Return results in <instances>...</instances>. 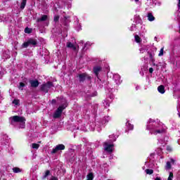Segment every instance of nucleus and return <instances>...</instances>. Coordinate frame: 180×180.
<instances>
[{"label": "nucleus", "instance_id": "dca6fc26", "mask_svg": "<svg viewBox=\"0 0 180 180\" xmlns=\"http://www.w3.org/2000/svg\"><path fill=\"white\" fill-rule=\"evenodd\" d=\"M46 20H47V15H44L40 18H38L37 20V22H44Z\"/></svg>", "mask_w": 180, "mask_h": 180}, {"label": "nucleus", "instance_id": "a211bd4d", "mask_svg": "<svg viewBox=\"0 0 180 180\" xmlns=\"http://www.w3.org/2000/svg\"><path fill=\"white\" fill-rule=\"evenodd\" d=\"M139 51L141 54L146 53V51H147V46H141V48L139 49Z\"/></svg>", "mask_w": 180, "mask_h": 180}, {"label": "nucleus", "instance_id": "f257e3e1", "mask_svg": "<svg viewBox=\"0 0 180 180\" xmlns=\"http://www.w3.org/2000/svg\"><path fill=\"white\" fill-rule=\"evenodd\" d=\"M165 125L162 122H157L153 119H149L146 123V130L149 131L150 134L158 136V134L165 133Z\"/></svg>", "mask_w": 180, "mask_h": 180}, {"label": "nucleus", "instance_id": "2f4dec72", "mask_svg": "<svg viewBox=\"0 0 180 180\" xmlns=\"http://www.w3.org/2000/svg\"><path fill=\"white\" fill-rule=\"evenodd\" d=\"M173 178H174V174L172 172H169V175L167 180H172Z\"/></svg>", "mask_w": 180, "mask_h": 180}, {"label": "nucleus", "instance_id": "b1692460", "mask_svg": "<svg viewBox=\"0 0 180 180\" xmlns=\"http://www.w3.org/2000/svg\"><path fill=\"white\" fill-rule=\"evenodd\" d=\"M134 39L136 43H141V38L139 35H135Z\"/></svg>", "mask_w": 180, "mask_h": 180}, {"label": "nucleus", "instance_id": "1a4fd4ad", "mask_svg": "<svg viewBox=\"0 0 180 180\" xmlns=\"http://www.w3.org/2000/svg\"><path fill=\"white\" fill-rule=\"evenodd\" d=\"M171 164L174 165L175 164V160L171 158L170 162H167L166 165H165V169L168 171V169H171Z\"/></svg>", "mask_w": 180, "mask_h": 180}, {"label": "nucleus", "instance_id": "f03ea898", "mask_svg": "<svg viewBox=\"0 0 180 180\" xmlns=\"http://www.w3.org/2000/svg\"><path fill=\"white\" fill-rule=\"evenodd\" d=\"M11 124L13 123H20V128L25 129V124L26 122V119L23 117L15 115L11 117Z\"/></svg>", "mask_w": 180, "mask_h": 180}, {"label": "nucleus", "instance_id": "2eb2a0df", "mask_svg": "<svg viewBox=\"0 0 180 180\" xmlns=\"http://www.w3.org/2000/svg\"><path fill=\"white\" fill-rule=\"evenodd\" d=\"M158 91L160 94H165V87L164 86L160 85L158 87Z\"/></svg>", "mask_w": 180, "mask_h": 180}, {"label": "nucleus", "instance_id": "423d86ee", "mask_svg": "<svg viewBox=\"0 0 180 180\" xmlns=\"http://www.w3.org/2000/svg\"><path fill=\"white\" fill-rule=\"evenodd\" d=\"M37 44V41L34 39H30L26 42H24L22 45V47H24V49H26L29 47V46H36Z\"/></svg>", "mask_w": 180, "mask_h": 180}, {"label": "nucleus", "instance_id": "c756f323", "mask_svg": "<svg viewBox=\"0 0 180 180\" xmlns=\"http://www.w3.org/2000/svg\"><path fill=\"white\" fill-rule=\"evenodd\" d=\"M162 56H164V48H162L160 51V53L158 54L159 57H162Z\"/></svg>", "mask_w": 180, "mask_h": 180}, {"label": "nucleus", "instance_id": "9b49d317", "mask_svg": "<svg viewBox=\"0 0 180 180\" xmlns=\"http://www.w3.org/2000/svg\"><path fill=\"white\" fill-rule=\"evenodd\" d=\"M93 71H94L95 75L96 77H98V75H99V72H101V71H102V68H101V66H96L94 68Z\"/></svg>", "mask_w": 180, "mask_h": 180}, {"label": "nucleus", "instance_id": "f8f14e48", "mask_svg": "<svg viewBox=\"0 0 180 180\" xmlns=\"http://www.w3.org/2000/svg\"><path fill=\"white\" fill-rule=\"evenodd\" d=\"M66 47H68V49H72V50H77V47H78V46L71 43V42H67L66 44Z\"/></svg>", "mask_w": 180, "mask_h": 180}, {"label": "nucleus", "instance_id": "c85d7f7f", "mask_svg": "<svg viewBox=\"0 0 180 180\" xmlns=\"http://www.w3.org/2000/svg\"><path fill=\"white\" fill-rule=\"evenodd\" d=\"M92 179H94V174L89 173L87 175V180H92Z\"/></svg>", "mask_w": 180, "mask_h": 180}, {"label": "nucleus", "instance_id": "864d4df0", "mask_svg": "<svg viewBox=\"0 0 180 180\" xmlns=\"http://www.w3.org/2000/svg\"><path fill=\"white\" fill-rule=\"evenodd\" d=\"M107 180H113V179H107Z\"/></svg>", "mask_w": 180, "mask_h": 180}, {"label": "nucleus", "instance_id": "e433bc0d", "mask_svg": "<svg viewBox=\"0 0 180 180\" xmlns=\"http://www.w3.org/2000/svg\"><path fill=\"white\" fill-rule=\"evenodd\" d=\"M81 130H82L83 131H89V129L85 127H82Z\"/></svg>", "mask_w": 180, "mask_h": 180}, {"label": "nucleus", "instance_id": "9d476101", "mask_svg": "<svg viewBox=\"0 0 180 180\" xmlns=\"http://www.w3.org/2000/svg\"><path fill=\"white\" fill-rule=\"evenodd\" d=\"M30 84L32 88H37L39 86V81L37 79L30 80Z\"/></svg>", "mask_w": 180, "mask_h": 180}, {"label": "nucleus", "instance_id": "8fccbe9b", "mask_svg": "<svg viewBox=\"0 0 180 180\" xmlns=\"http://www.w3.org/2000/svg\"><path fill=\"white\" fill-rule=\"evenodd\" d=\"M53 103H56V100L52 101Z\"/></svg>", "mask_w": 180, "mask_h": 180}, {"label": "nucleus", "instance_id": "39448f33", "mask_svg": "<svg viewBox=\"0 0 180 180\" xmlns=\"http://www.w3.org/2000/svg\"><path fill=\"white\" fill-rule=\"evenodd\" d=\"M53 86H54L53 85V82H48L45 84H43L41 86V90L42 91V92H44L45 94H47V92H49V90L51 88H53Z\"/></svg>", "mask_w": 180, "mask_h": 180}, {"label": "nucleus", "instance_id": "0eeeda50", "mask_svg": "<svg viewBox=\"0 0 180 180\" xmlns=\"http://www.w3.org/2000/svg\"><path fill=\"white\" fill-rule=\"evenodd\" d=\"M63 150H65V146L63 144L57 145L51 151L52 154H56L58 151H61Z\"/></svg>", "mask_w": 180, "mask_h": 180}, {"label": "nucleus", "instance_id": "a878e982", "mask_svg": "<svg viewBox=\"0 0 180 180\" xmlns=\"http://www.w3.org/2000/svg\"><path fill=\"white\" fill-rule=\"evenodd\" d=\"M31 147H32V148L37 150V149H39V147H40V145H39L37 143H32Z\"/></svg>", "mask_w": 180, "mask_h": 180}, {"label": "nucleus", "instance_id": "a18cd8bd", "mask_svg": "<svg viewBox=\"0 0 180 180\" xmlns=\"http://www.w3.org/2000/svg\"><path fill=\"white\" fill-rule=\"evenodd\" d=\"M140 75L143 77V76L144 75V72H143V70L141 71V72H140Z\"/></svg>", "mask_w": 180, "mask_h": 180}, {"label": "nucleus", "instance_id": "49530a36", "mask_svg": "<svg viewBox=\"0 0 180 180\" xmlns=\"http://www.w3.org/2000/svg\"><path fill=\"white\" fill-rule=\"evenodd\" d=\"M155 180H161V177L158 176V177H156V178L155 179Z\"/></svg>", "mask_w": 180, "mask_h": 180}, {"label": "nucleus", "instance_id": "5701e85b", "mask_svg": "<svg viewBox=\"0 0 180 180\" xmlns=\"http://www.w3.org/2000/svg\"><path fill=\"white\" fill-rule=\"evenodd\" d=\"M145 172H146V174L148 175H152V174H154V170L153 169H146L145 170Z\"/></svg>", "mask_w": 180, "mask_h": 180}, {"label": "nucleus", "instance_id": "603ef678", "mask_svg": "<svg viewBox=\"0 0 180 180\" xmlns=\"http://www.w3.org/2000/svg\"><path fill=\"white\" fill-rule=\"evenodd\" d=\"M86 127H89V125H86Z\"/></svg>", "mask_w": 180, "mask_h": 180}, {"label": "nucleus", "instance_id": "79ce46f5", "mask_svg": "<svg viewBox=\"0 0 180 180\" xmlns=\"http://www.w3.org/2000/svg\"><path fill=\"white\" fill-rule=\"evenodd\" d=\"M160 144H162V146L164 147V146H165V144H167V142H164L162 141V143H160Z\"/></svg>", "mask_w": 180, "mask_h": 180}, {"label": "nucleus", "instance_id": "412c9836", "mask_svg": "<svg viewBox=\"0 0 180 180\" xmlns=\"http://www.w3.org/2000/svg\"><path fill=\"white\" fill-rule=\"evenodd\" d=\"M126 126L129 130H133V129L134 128V126H133V124H130V122H129L126 123Z\"/></svg>", "mask_w": 180, "mask_h": 180}, {"label": "nucleus", "instance_id": "5fc2aeb1", "mask_svg": "<svg viewBox=\"0 0 180 180\" xmlns=\"http://www.w3.org/2000/svg\"><path fill=\"white\" fill-rule=\"evenodd\" d=\"M158 141H159V143H160V140H159Z\"/></svg>", "mask_w": 180, "mask_h": 180}, {"label": "nucleus", "instance_id": "c9c22d12", "mask_svg": "<svg viewBox=\"0 0 180 180\" xmlns=\"http://www.w3.org/2000/svg\"><path fill=\"white\" fill-rule=\"evenodd\" d=\"M92 46V43L88 41V42H86V43L85 44L84 47H88V46Z\"/></svg>", "mask_w": 180, "mask_h": 180}, {"label": "nucleus", "instance_id": "20e7f679", "mask_svg": "<svg viewBox=\"0 0 180 180\" xmlns=\"http://www.w3.org/2000/svg\"><path fill=\"white\" fill-rule=\"evenodd\" d=\"M103 147H104L105 151H107V153H112L113 147H115V145L113 144V142L105 141L103 143Z\"/></svg>", "mask_w": 180, "mask_h": 180}, {"label": "nucleus", "instance_id": "f3484780", "mask_svg": "<svg viewBox=\"0 0 180 180\" xmlns=\"http://www.w3.org/2000/svg\"><path fill=\"white\" fill-rule=\"evenodd\" d=\"M110 142L113 143V141H116V139H117V136H116L115 134H112L109 136Z\"/></svg>", "mask_w": 180, "mask_h": 180}, {"label": "nucleus", "instance_id": "a19ab883", "mask_svg": "<svg viewBox=\"0 0 180 180\" xmlns=\"http://www.w3.org/2000/svg\"><path fill=\"white\" fill-rule=\"evenodd\" d=\"M50 180H58V178H57L56 176H52Z\"/></svg>", "mask_w": 180, "mask_h": 180}, {"label": "nucleus", "instance_id": "4be33fe9", "mask_svg": "<svg viewBox=\"0 0 180 180\" xmlns=\"http://www.w3.org/2000/svg\"><path fill=\"white\" fill-rule=\"evenodd\" d=\"M26 2H27V0H22L20 9H25V6H26Z\"/></svg>", "mask_w": 180, "mask_h": 180}, {"label": "nucleus", "instance_id": "bb28decb", "mask_svg": "<svg viewBox=\"0 0 180 180\" xmlns=\"http://www.w3.org/2000/svg\"><path fill=\"white\" fill-rule=\"evenodd\" d=\"M49 175H50V170H46L45 172V174L42 177V179H46V178H47V176H49Z\"/></svg>", "mask_w": 180, "mask_h": 180}, {"label": "nucleus", "instance_id": "de8ad7c7", "mask_svg": "<svg viewBox=\"0 0 180 180\" xmlns=\"http://www.w3.org/2000/svg\"><path fill=\"white\" fill-rule=\"evenodd\" d=\"M179 1V3H178V8L179 9H180V0H178Z\"/></svg>", "mask_w": 180, "mask_h": 180}, {"label": "nucleus", "instance_id": "7ed1b4c3", "mask_svg": "<svg viewBox=\"0 0 180 180\" xmlns=\"http://www.w3.org/2000/svg\"><path fill=\"white\" fill-rule=\"evenodd\" d=\"M63 105L59 106V108L56 110L55 113L53 114L54 119H58L61 116V114L63 113V111L65 108H67V100L65 98L62 99Z\"/></svg>", "mask_w": 180, "mask_h": 180}, {"label": "nucleus", "instance_id": "7c9ffc66", "mask_svg": "<svg viewBox=\"0 0 180 180\" xmlns=\"http://www.w3.org/2000/svg\"><path fill=\"white\" fill-rule=\"evenodd\" d=\"M25 33H28V34L32 33V29H30L29 27H26L25 29Z\"/></svg>", "mask_w": 180, "mask_h": 180}, {"label": "nucleus", "instance_id": "c03bdc74", "mask_svg": "<svg viewBox=\"0 0 180 180\" xmlns=\"http://www.w3.org/2000/svg\"><path fill=\"white\" fill-rule=\"evenodd\" d=\"M139 89H140V86L137 85L136 86V91H139Z\"/></svg>", "mask_w": 180, "mask_h": 180}, {"label": "nucleus", "instance_id": "3c124183", "mask_svg": "<svg viewBox=\"0 0 180 180\" xmlns=\"http://www.w3.org/2000/svg\"><path fill=\"white\" fill-rule=\"evenodd\" d=\"M167 150H168L169 151H171V148H168V147H167Z\"/></svg>", "mask_w": 180, "mask_h": 180}, {"label": "nucleus", "instance_id": "cd10ccee", "mask_svg": "<svg viewBox=\"0 0 180 180\" xmlns=\"http://www.w3.org/2000/svg\"><path fill=\"white\" fill-rule=\"evenodd\" d=\"M103 105L105 108H109V106H110V102H109L108 101H105L103 102Z\"/></svg>", "mask_w": 180, "mask_h": 180}, {"label": "nucleus", "instance_id": "58836bf2", "mask_svg": "<svg viewBox=\"0 0 180 180\" xmlns=\"http://www.w3.org/2000/svg\"><path fill=\"white\" fill-rule=\"evenodd\" d=\"M153 71H154V69H153V68H149V72H150V74H153Z\"/></svg>", "mask_w": 180, "mask_h": 180}, {"label": "nucleus", "instance_id": "ea45409f", "mask_svg": "<svg viewBox=\"0 0 180 180\" xmlns=\"http://www.w3.org/2000/svg\"><path fill=\"white\" fill-rule=\"evenodd\" d=\"M90 131H94L95 130V127H91V128L89 129Z\"/></svg>", "mask_w": 180, "mask_h": 180}, {"label": "nucleus", "instance_id": "aec40b11", "mask_svg": "<svg viewBox=\"0 0 180 180\" xmlns=\"http://www.w3.org/2000/svg\"><path fill=\"white\" fill-rule=\"evenodd\" d=\"M13 172L15 174H19V172H22V169L19 167H14L13 168Z\"/></svg>", "mask_w": 180, "mask_h": 180}, {"label": "nucleus", "instance_id": "09e8293b", "mask_svg": "<svg viewBox=\"0 0 180 180\" xmlns=\"http://www.w3.org/2000/svg\"><path fill=\"white\" fill-rule=\"evenodd\" d=\"M149 56H150V58H153V54L149 53Z\"/></svg>", "mask_w": 180, "mask_h": 180}, {"label": "nucleus", "instance_id": "ddd939ff", "mask_svg": "<svg viewBox=\"0 0 180 180\" xmlns=\"http://www.w3.org/2000/svg\"><path fill=\"white\" fill-rule=\"evenodd\" d=\"M110 120H112V118L110 116H105L103 118L102 124H107V123H109Z\"/></svg>", "mask_w": 180, "mask_h": 180}, {"label": "nucleus", "instance_id": "473e14b6", "mask_svg": "<svg viewBox=\"0 0 180 180\" xmlns=\"http://www.w3.org/2000/svg\"><path fill=\"white\" fill-rule=\"evenodd\" d=\"M130 30L131 32H134V30H136V25L132 24V25L130 27Z\"/></svg>", "mask_w": 180, "mask_h": 180}, {"label": "nucleus", "instance_id": "6ab92c4d", "mask_svg": "<svg viewBox=\"0 0 180 180\" xmlns=\"http://www.w3.org/2000/svg\"><path fill=\"white\" fill-rule=\"evenodd\" d=\"M88 75L85 73L79 75V81H84Z\"/></svg>", "mask_w": 180, "mask_h": 180}, {"label": "nucleus", "instance_id": "37998d69", "mask_svg": "<svg viewBox=\"0 0 180 180\" xmlns=\"http://www.w3.org/2000/svg\"><path fill=\"white\" fill-rule=\"evenodd\" d=\"M131 1H134L136 4H140V0H131Z\"/></svg>", "mask_w": 180, "mask_h": 180}, {"label": "nucleus", "instance_id": "f704fd0d", "mask_svg": "<svg viewBox=\"0 0 180 180\" xmlns=\"http://www.w3.org/2000/svg\"><path fill=\"white\" fill-rule=\"evenodd\" d=\"M60 19V16L56 15L54 17V22H58V20Z\"/></svg>", "mask_w": 180, "mask_h": 180}, {"label": "nucleus", "instance_id": "6e6552de", "mask_svg": "<svg viewBox=\"0 0 180 180\" xmlns=\"http://www.w3.org/2000/svg\"><path fill=\"white\" fill-rule=\"evenodd\" d=\"M113 79L117 85H120L122 80H120V75L115 74L113 76Z\"/></svg>", "mask_w": 180, "mask_h": 180}, {"label": "nucleus", "instance_id": "393cba45", "mask_svg": "<svg viewBox=\"0 0 180 180\" xmlns=\"http://www.w3.org/2000/svg\"><path fill=\"white\" fill-rule=\"evenodd\" d=\"M139 23H140L139 25L141 26V29L142 30V32L146 33L147 32V30H146V27H144V25H141V20L139 21Z\"/></svg>", "mask_w": 180, "mask_h": 180}, {"label": "nucleus", "instance_id": "4c0bfd02", "mask_svg": "<svg viewBox=\"0 0 180 180\" xmlns=\"http://www.w3.org/2000/svg\"><path fill=\"white\" fill-rule=\"evenodd\" d=\"M13 103H14V105H19V100H14Z\"/></svg>", "mask_w": 180, "mask_h": 180}, {"label": "nucleus", "instance_id": "4468645a", "mask_svg": "<svg viewBox=\"0 0 180 180\" xmlns=\"http://www.w3.org/2000/svg\"><path fill=\"white\" fill-rule=\"evenodd\" d=\"M147 18H148V20H149V22H154V20H155V18L151 13H148Z\"/></svg>", "mask_w": 180, "mask_h": 180}, {"label": "nucleus", "instance_id": "72a5a7b5", "mask_svg": "<svg viewBox=\"0 0 180 180\" xmlns=\"http://www.w3.org/2000/svg\"><path fill=\"white\" fill-rule=\"evenodd\" d=\"M25 86V83L23 82H20V86H19V89H20L21 91L23 89V87Z\"/></svg>", "mask_w": 180, "mask_h": 180}]
</instances>
